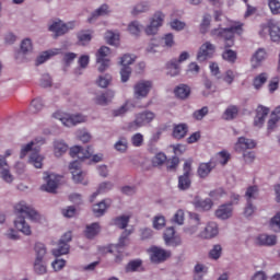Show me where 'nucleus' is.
Wrapping results in <instances>:
<instances>
[{"mask_svg":"<svg viewBox=\"0 0 280 280\" xmlns=\"http://www.w3.org/2000/svg\"><path fill=\"white\" fill-rule=\"evenodd\" d=\"M130 235H132V230H124L119 237L118 244L107 246V253L115 255V261L117 264L124 259V254H121V250H124V246L128 244V237H130Z\"/></svg>","mask_w":280,"mask_h":280,"instance_id":"423d86ee","label":"nucleus"},{"mask_svg":"<svg viewBox=\"0 0 280 280\" xmlns=\"http://www.w3.org/2000/svg\"><path fill=\"white\" fill-rule=\"evenodd\" d=\"M60 183V176L56 174H49L45 185H42V191H48V194H54L58 189V184Z\"/></svg>","mask_w":280,"mask_h":280,"instance_id":"6ab92c4d","label":"nucleus"},{"mask_svg":"<svg viewBox=\"0 0 280 280\" xmlns=\"http://www.w3.org/2000/svg\"><path fill=\"white\" fill-rule=\"evenodd\" d=\"M106 40L108 45H112V47H117L120 43L119 33L107 31Z\"/></svg>","mask_w":280,"mask_h":280,"instance_id":"f704fd0d","label":"nucleus"},{"mask_svg":"<svg viewBox=\"0 0 280 280\" xmlns=\"http://www.w3.org/2000/svg\"><path fill=\"white\" fill-rule=\"evenodd\" d=\"M233 213V207L231 203L221 206L217 211L215 215L220 220H229Z\"/></svg>","mask_w":280,"mask_h":280,"instance_id":"bb28decb","label":"nucleus"},{"mask_svg":"<svg viewBox=\"0 0 280 280\" xmlns=\"http://www.w3.org/2000/svg\"><path fill=\"white\" fill-rule=\"evenodd\" d=\"M54 117L55 119L61 121V124L67 128H71V126H78V124H84L88 121L86 116L82 114H67L57 112L54 114Z\"/></svg>","mask_w":280,"mask_h":280,"instance_id":"0eeeda50","label":"nucleus"},{"mask_svg":"<svg viewBox=\"0 0 280 280\" xmlns=\"http://www.w3.org/2000/svg\"><path fill=\"white\" fill-rule=\"evenodd\" d=\"M255 148H257V142L244 137H240L234 145L235 152H246V150H253Z\"/></svg>","mask_w":280,"mask_h":280,"instance_id":"a211bd4d","label":"nucleus"},{"mask_svg":"<svg viewBox=\"0 0 280 280\" xmlns=\"http://www.w3.org/2000/svg\"><path fill=\"white\" fill-rule=\"evenodd\" d=\"M58 54H60V49L58 48L44 51L42 55L37 57L36 62L37 65H43L44 62H47V60H49L51 57L58 56Z\"/></svg>","mask_w":280,"mask_h":280,"instance_id":"c756f323","label":"nucleus"},{"mask_svg":"<svg viewBox=\"0 0 280 280\" xmlns=\"http://www.w3.org/2000/svg\"><path fill=\"white\" fill-rule=\"evenodd\" d=\"M79 67L77 70H75V74L77 75H82V70L81 69H86V67H89V63L91 62V57L89 55H82L79 60Z\"/></svg>","mask_w":280,"mask_h":280,"instance_id":"e433bc0d","label":"nucleus"},{"mask_svg":"<svg viewBox=\"0 0 280 280\" xmlns=\"http://www.w3.org/2000/svg\"><path fill=\"white\" fill-rule=\"evenodd\" d=\"M71 30H75V22L65 23L62 20H56L49 26V31L52 32L55 36H65V34L71 32Z\"/></svg>","mask_w":280,"mask_h":280,"instance_id":"1a4fd4ad","label":"nucleus"},{"mask_svg":"<svg viewBox=\"0 0 280 280\" xmlns=\"http://www.w3.org/2000/svg\"><path fill=\"white\" fill-rule=\"evenodd\" d=\"M67 150H69V145H67V143H65L62 140H57L54 142L55 156L58 159H60V156H62Z\"/></svg>","mask_w":280,"mask_h":280,"instance_id":"2f4dec72","label":"nucleus"},{"mask_svg":"<svg viewBox=\"0 0 280 280\" xmlns=\"http://www.w3.org/2000/svg\"><path fill=\"white\" fill-rule=\"evenodd\" d=\"M106 14V4L101 5L98 9H96L88 19V23H95L97 19L101 16H104Z\"/></svg>","mask_w":280,"mask_h":280,"instance_id":"c9c22d12","label":"nucleus"},{"mask_svg":"<svg viewBox=\"0 0 280 280\" xmlns=\"http://www.w3.org/2000/svg\"><path fill=\"white\" fill-rule=\"evenodd\" d=\"M77 137L79 141H82V143H89V141H91V133L86 130H79L77 132Z\"/></svg>","mask_w":280,"mask_h":280,"instance_id":"e2e57ef3","label":"nucleus"},{"mask_svg":"<svg viewBox=\"0 0 280 280\" xmlns=\"http://www.w3.org/2000/svg\"><path fill=\"white\" fill-rule=\"evenodd\" d=\"M222 58L223 60H226L228 62H235V60H237V52H235L232 49H226L223 54H222Z\"/></svg>","mask_w":280,"mask_h":280,"instance_id":"5fc2aeb1","label":"nucleus"},{"mask_svg":"<svg viewBox=\"0 0 280 280\" xmlns=\"http://www.w3.org/2000/svg\"><path fill=\"white\" fill-rule=\"evenodd\" d=\"M207 115H209V107L203 106L201 109L194 112L192 117L197 119V121H201Z\"/></svg>","mask_w":280,"mask_h":280,"instance_id":"4d7b16f0","label":"nucleus"},{"mask_svg":"<svg viewBox=\"0 0 280 280\" xmlns=\"http://www.w3.org/2000/svg\"><path fill=\"white\" fill-rule=\"evenodd\" d=\"M35 253H36L35 260L43 261V259H45V255H47V247H45V244L43 243H36Z\"/></svg>","mask_w":280,"mask_h":280,"instance_id":"ea45409f","label":"nucleus"},{"mask_svg":"<svg viewBox=\"0 0 280 280\" xmlns=\"http://www.w3.org/2000/svg\"><path fill=\"white\" fill-rule=\"evenodd\" d=\"M165 19V15L162 12H156L149 26H147L145 28V34L148 36H154V34H156V32H159V28L161 27V25H163V20Z\"/></svg>","mask_w":280,"mask_h":280,"instance_id":"2eb2a0df","label":"nucleus"},{"mask_svg":"<svg viewBox=\"0 0 280 280\" xmlns=\"http://www.w3.org/2000/svg\"><path fill=\"white\" fill-rule=\"evenodd\" d=\"M174 93L176 97H179V100H187L191 94V89L189 85L180 84L175 89Z\"/></svg>","mask_w":280,"mask_h":280,"instance_id":"7c9ffc66","label":"nucleus"},{"mask_svg":"<svg viewBox=\"0 0 280 280\" xmlns=\"http://www.w3.org/2000/svg\"><path fill=\"white\" fill-rule=\"evenodd\" d=\"M148 10H150V7L148 5V3L142 2V3H138L133 10L131 11V14L133 16H137L139 14H143V12H148Z\"/></svg>","mask_w":280,"mask_h":280,"instance_id":"8fccbe9b","label":"nucleus"},{"mask_svg":"<svg viewBox=\"0 0 280 280\" xmlns=\"http://www.w3.org/2000/svg\"><path fill=\"white\" fill-rule=\"evenodd\" d=\"M202 275H207V267H205L203 265L197 264L195 266L194 280H202Z\"/></svg>","mask_w":280,"mask_h":280,"instance_id":"864d4df0","label":"nucleus"},{"mask_svg":"<svg viewBox=\"0 0 280 280\" xmlns=\"http://www.w3.org/2000/svg\"><path fill=\"white\" fill-rule=\"evenodd\" d=\"M142 27L143 26H141L138 21H133L128 25V30L133 36H139V34H141Z\"/></svg>","mask_w":280,"mask_h":280,"instance_id":"6e6d98bb","label":"nucleus"},{"mask_svg":"<svg viewBox=\"0 0 280 280\" xmlns=\"http://www.w3.org/2000/svg\"><path fill=\"white\" fill-rule=\"evenodd\" d=\"M187 132H189V127L187 124H178L173 127V137L174 139H185L187 137Z\"/></svg>","mask_w":280,"mask_h":280,"instance_id":"393cba45","label":"nucleus"},{"mask_svg":"<svg viewBox=\"0 0 280 280\" xmlns=\"http://www.w3.org/2000/svg\"><path fill=\"white\" fill-rule=\"evenodd\" d=\"M266 49L259 48L253 56L252 62L254 63L253 67L257 68L261 62H264V59L266 58Z\"/></svg>","mask_w":280,"mask_h":280,"instance_id":"72a5a7b5","label":"nucleus"},{"mask_svg":"<svg viewBox=\"0 0 280 280\" xmlns=\"http://www.w3.org/2000/svg\"><path fill=\"white\" fill-rule=\"evenodd\" d=\"M0 178H2L4 183H12V180H14V176L10 173V165H8L5 158H0Z\"/></svg>","mask_w":280,"mask_h":280,"instance_id":"412c9836","label":"nucleus"},{"mask_svg":"<svg viewBox=\"0 0 280 280\" xmlns=\"http://www.w3.org/2000/svg\"><path fill=\"white\" fill-rule=\"evenodd\" d=\"M189 218L191 226L186 228L185 233L188 235H194V233L198 232V226H200V215H198L196 212H190Z\"/></svg>","mask_w":280,"mask_h":280,"instance_id":"b1692460","label":"nucleus"},{"mask_svg":"<svg viewBox=\"0 0 280 280\" xmlns=\"http://www.w3.org/2000/svg\"><path fill=\"white\" fill-rule=\"evenodd\" d=\"M256 244L258 246H275V244H277V236L260 234L256 238Z\"/></svg>","mask_w":280,"mask_h":280,"instance_id":"a878e982","label":"nucleus"},{"mask_svg":"<svg viewBox=\"0 0 280 280\" xmlns=\"http://www.w3.org/2000/svg\"><path fill=\"white\" fill-rule=\"evenodd\" d=\"M94 150L93 147H88L86 149H82V147L80 145H75L72 147L70 149V156H72V159H91L92 156V161L93 163H100L103 159H104V154L98 153V154H94ZM94 154V155H93Z\"/></svg>","mask_w":280,"mask_h":280,"instance_id":"39448f33","label":"nucleus"},{"mask_svg":"<svg viewBox=\"0 0 280 280\" xmlns=\"http://www.w3.org/2000/svg\"><path fill=\"white\" fill-rule=\"evenodd\" d=\"M69 170L72 174L74 183H81V185H89V180H86V174L80 168L79 161L70 163Z\"/></svg>","mask_w":280,"mask_h":280,"instance_id":"ddd939ff","label":"nucleus"},{"mask_svg":"<svg viewBox=\"0 0 280 280\" xmlns=\"http://www.w3.org/2000/svg\"><path fill=\"white\" fill-rule=\"evenodd\" d=\"M270 228L276 233H280V212H278L270 221Z\"/></svg>","mask_w":280,"mask_h":280,"instance_id":"13d9d810","label":"nucleus"},{"mask_svg":"<svg viewBox=\"0 0 280 280\" xmlns=\"http://www.w3.org/2000/svg\"><path fill=\"white\" fill-rule=\"evenodd\" d=\"M95 58L98 72L95 84L96 86H100V89H106V46H102L96 51Z\"/></svg>","mask_w":280,"mask_h":280,"instance_id":"7ed1b4c3","label":"nucleus"},{"mask_svg":"<svg viewBox=\"0 0 280 280\" xmlns=\"http://www.w3.org/2000/svg\"><path fill=\"white\" fill-rule=\"evenodd\" d=\"M115 150L124 154V152L128 151V139L125 137L119 138V140L115 143Z\"/></svg>","mask_w":280,"mask_h":280,"instance_id":"37998d69","label":"nucleus"},{"mask_svg":"<svg viewBox=\"0 0 280 280\" xmlns=\"http://www.w3.org/2000/svg\"><path fill=\"white\" fill-rule=\"evenodd\" d=\"M34 272L36 275H47V265H45L44 260H35Z\"/></svg>","mask_w":280,"mask_h":280,"instance_id":"a18cd8bd","label":"nucleus"},{"mask_svg":"<svg viewBox=\"0 0 280 280\" xmlns=\"http://www.w3.org/2000/svg\"><path fill=\"white\" fill-rule=\"evenodd\" d=\"M165 161H167V155H165V153L160 152L158 154H155V156L152 159V165L153 167H159L161 165H163V163H165Z\"/></svg>","mask_w":280,"mask_h":280,"instance_id":"de8ad7c7","label":"nucleus"},{"mask_svg":"<svg viewBox=\"0 0 280 280\" xmlns=\"http://www.w3.org/2000/svg\"><path fill=\"white\" fill-rule=\"evenodd\" d=\"M130 222V215H120L114 219L115 226H118V229H126Z\"/></svg>","mask_w":280,"mask_h":280,"instance_id":"a19ab883","label":"nucleus"},{"mask_svg":"<svg viewBox=\"0 0 280 280\" xmlns=\"http://www.w3.org/2000/svg\"><path fill=\"white\" fill-rule=\"evenodd\" d=\"M155 117L156 115L150 110L139 113L136 115L135 120L127 124L126 130H129V132H135L136 130H139V128H143L144 126L152 124Z\"/></svg>","mask_w":280,"mask_h":280,"instance_id":"20e7f679","label":"nucleus"},{"mask_svg":"<svg viewBox=\"0 0 280 280\" xmlns=\"http://www.w3.org/2000/svg\"><path fill=\"white\" fill-rule=\"evenodd\" d=\"M72 237L71 232H66L59 241L58 248L52 249V255L55 257L67 255L69 253V242H71Z\"/></svg>","mask_w":280,"mask_h":280,"instance_id":"9b49d317","label":"nucleus"},{"mask_svg":"<svg viewBox=\"0 0 280 280\" xmlns=\"http://www.w3.org/2000/svg\"><path fill=\"white\" fill-rule=\"evenodd\" d=\"M149 253H151V261H153V264H162V261H166L170 259V257H172L171 252H167L158 246H152L149 249Z\"/></svg>","mask_w":280,"mask_h":280,"instance_id":"4468645a","label":"nucleus"},{"mask_svg":"<svg viewBox=\"0 0 280 280\" xmlns=\"http://www.w3.org/2000/svg\"><path fill=\"white\" fill-rule=\"evenodd\" d=\"M189 187H191L189 175H180L178 178V188L185 191V189H189Z\"/></svg>","mask_w":280,"mask_h":280,"instance_id":"79ce46f5","label":"nucleus"},{"mask_svg":"<svg viewBox=\"0 0 280 280\" xmlns=\"http://www.w3.org/2000/svg\"><path fill=\"white\" fill-rule=\"evenodd\" d=\"M141 264H142L141 260H131L126 266V271L127 272H137V270H139V268H141Z\"/></svg>","mask_w":280,"mask_h":280,"instance_id":"bf43d9fd","label":"nucleus"},{"mask_svg":"<svg viewBox=\"0 0 280 280\" xmlns=\"http://www.w3.org/2000/svg\"><path fill=\"white\" fill-rule=\"evenodd\" d=\"M266 82H268V74L266 72H262L256 75L253 81L254 89H257V90L261 89V86H264Z\"/></svg>","mask_w":280,"mask_h":280,"instance_id":"58836bf2","label":"nucleus"},{"mask_svg":"<svg viewBox=\"0 0 280 280\" xmlns=\"http://www.w3.org/2000/svg\"><path fill=\"white\" fill-rule=\"evenodd\" d=\"M34 145H36L35 142H30L22 147L20 158L25 159V156H27V152H32L28 162L31 165H34L36 170H40L43 168V161H45V156L40 155L38 151H33Z\"/></svg>","mask_w":280,"mask_h":280,"instance_id":"6e6552de","label":"nucleus"},{"mask_svg":"<svg viewBox=\"0 0 280 280\" xmlns=\"http://www.w3.org/2000/svg\"><path fill=\"white\" fill-rule=\"evenodd\" d=\"M270 113V108L264 106V105H259L256 108V117L254 119V126H256L257 128H261V126H264L265 121H266V117H268Z\"/></svg>","mask_w":280,"mask_h":280,"instance_id":"aec40b11","label":"nucleus"},{"mask_svg":"<svg viewBox=\"0 0 280 280\" xmlns=\"http://www.w3.org/2000/svg\"><path fill=\"white\" fill-rule=\"evenodd\" d=\"M43 100L35 98L31 102L30 110L33 114L40 113L43 110Z\"/></svg>","mask_w":280,"mask_h":280,"instance_id":"09e8293b","label":"nucleus"},{"mask_svg":"<svg viewBox=\"0 0 280 280\" xmlns=\"http://www.w3.org/2000/svg\"><path fill=\"white\" fill-rule=\"evenodd\" d=\"M189 58V52L184 51L179 55L178 60L173 59L166 65L167 74L174 78L175 75H178L180 73V62H185Z\"/></svg>","mask_w":280,"mask_h":280,"instance_id":"9d476101","label":"nucleus"},{"mask_svg":"<svg viewBox=\"0 0 280 280\" xmlns=\"http://www.w3.org/2000/svg\"><path fill=\"white\" fill-rule=\"evenodd\" d=\"M131 73H132V69H130V66H122L120 70L121 82H128V80H130Z\"/></svg>","mask_w":280,"mask_h":280,"instance_id":"052dcab7","label":"nucleus"},{"mask_svg":"<svg viewBox=\"0 0 280 280\" xmlns=\"http://www.w3.org/2000/svg\"><path fill=\"white\" fill-rule=\"evenodd\" d=\"M131 143L133 148H141L143 145V136L141 133H136L131 137Z\"/></svg>","mask_w":280,"mask_h":280,"instance_id":"0e129e2a","label":"nucleus"},{"mask_svg":"<svg viewBox=\"0 0 280 280\" xmlns=\"http://www.w3.org/2000/svg\"><path fill=\"white\" fill-rule=\"evenodd\" d=\"M196 209H201V211H209L213 207V201L210 198L199 199L196 198L194 201Z\"/></svg>","mask_w":280,"mask_h":280,"instance_id":"c85d7f7f","label":"nucleus"},{"mask_svg":"<svg viewBox=\"0 0 280 280\" xmlns=\"http://www.w3.org/2000/svg\"><path fill=\"white\" fill-rule=\"evenodd\" d=\"M151 90L152 81H140L133 86V97L143 100V97H148Z\"/></svg>","mask_w":280,"mask_h":280,"instance_id":"f8f14e48","label":"nucleus"},{"mask_svg":"<svg viewBox=\"0 0 280 280\" xmlns=\"http://www.w3.org/2000/svg\"><path fill=\"white\" fill-rule=\"evenodd\" d=\"M100 231H102L100 223H92L85 226L84 235L88 240H93V237L100 235Z\"/></svg>","mask_w":280,"mask_h":280,"instance_id":"cd10ccee","label":"nucleus"},{"mask_svg":"<svg viewBox=\"0 0 280 280\" xmlns=\"http://www.w3.org/2000/svg\"><path fill=\"white\" fill-rule=\"evenodd\" d=\"M128 110H130V105L128 102H126L118 109H114L112 112V117H124V115H126V113H128Z\"/></svg>","mask_w":280,"mask_h":280,"instance_id":"49530a36","label":"nucleus"},{"mask_svg":"<svg viewBox=\"0 0 280 280\" xmlns=\"http://www.w3.org/2000/svg\"><path fill=\"white\" fill-rule=\"evenodd\" d=\"M77 37L79 40V45H81L82 47H86V45L91 43L93 35H91V32L89 31H81L80 33H78Z\"/></svg>","mask_w":280,"mask_h":280,"instance_id":"473e14b6","label":"nucleus"},{"mask_svg":"<svg viewBox=\"0 0 280 280\" xmlns=\"http://www.w3.org/2000/svg\"><path fill=\"white\" fill-rule=\"evenodd\" d=\"M259 194V189L257 186H249L245 192V198L247 202H252L250 200L255 199V197Z\"/></svg>","mask_w":280,"mask_h":280,"instance_id":"603ef678","label":"nucleus"},{"mask_svg":"<svg viewBox=\"0 0 280 280\" xmlns=\"http://www.w3.org/2000/svg\"><path fill=\"white\" fill-rule=\"evenodd\" d=\"M213 54H215V46L210 42H206L203 45H201L198 51L197 60L199 62H205V60H208V58H211Z\"/></svg>","mask_w":280,"mask_h":280,"instance_id":"dca6fc26","label":"nucleus"},{"mask_svg":"<svg viewBox=\"0 0 280 280\" xmlns=\"http://www.w3.org/2000/svg\"><path fill=\"white\" fill-rule=\"evenodd\" d=\"M218 223L209 222L203 231L200 232L199 237L202 240H211L218 235Z\"/></svg>","mask_w":280,"mask_h":280,"instance_id":"4be33fe9","label":"nucleus"},{"mask_svg":"<svg viewBox=\"0 0 280 280\" xmlns=\"http://www.w3.org/2000/svg\"><path fill=\"white\" fill-rule=\"evenodd\" d=\"M33 46H32V39L30 38H25L22 43H21V51L23 54H30V51H32Z\"/></svg>","mask_w":280,"mask_h":280,"instance_id":"69168bd1","label":"nucleus"},{"mask_svg":"<svg viewBox=\"0 0 280 280\" xmlns=\"http://www.w3.org/2000/svg\"><path fill=\"white\" fill-rule=\"evenodd\" d=\"M215 165L217 163L213 161V159H211L208 163H201L197 171L198 176L200 178H207Z\"/></svg>","mask_w":280,"mask_h":280,"instance_id":"5701e85b","label":"nucleus"},{"mask_svg":"<svg viewBox=\"0 0 280 280\" xmlns=\"http://www.w3.org/2000/svg\"><path fill=\"white\" fill-rule=\"evenodd\" d=\"M264 30H268L269 36L273 43H279L280 27L278 22L275 20H269L267 24L262 25V32Z\"/></svg>","mask_w":280,"mask_h":280,"instance_id":"f3484780","label":"nucleus"},{"mask_svg":"<svg viewBox=\"0 0 280 280\" xmlns=\"http://www.w3.org/2000/svg\"><path fill=\"white\" fill-rule=\"evenodd\" d=\"M244 24L237 22L229 28L218 27L210 32L212 38H222L225 42V49H229L235 45V34L242 35L244 32Z\"/></svg>","mask_w":280,"mask_h":280,"instance_id":"f03ea898","label":"nucleus"},{"mask_svg":"<svg viewBox=\"0 0 280 280\" xmlns=\"http://www.w3.org/2000/svg\"><path fill=\"white\" fill-rule=\"evenodd\" d=\"M105 211H106V201L104 200L93 206V213L94 215H96V218H101V215H104Z\"/></svg>","mask_w":280,"mask_h":280,"instance_id":"c03bdc74","label":"nucleus"},{"mask_svg":"<svg viewBox=\"0 0 280 280\" xmlns=\"http://www.w3.org/2000/svg\"><path fill=\"white\" fill-rule=\"evenodd\" d=\"M268 5L272 14H280V1L268 0Z\"/></svg>","mask_w":280,"mask_h":280,"instance_id":"680f3d73","label":"nucleus"},{"mask_svg":"<svg viewBox=\"0 0 280 280\" xmlns=\"http://www.w3.org/2000/svg\"><path fill=\"white\" fill-rule=\"evenodd\" d=\"M238 113H240V109L237 108V106L231 105L224 112L225 119H235Z\"/></svg>","mask_w":280,"mask_h":280,"instance_id":"3c124183","label":"nucleus"},{"mask_svg":"<svg viewBox=\"0 0 280 280\" xmlns=\"http://www.w3.org/2000/svg\"><path fill=\"white\" fill-rule=\"evenodd\" d=\"M15 211L21 215L14 221L15 229L24 235H32V228L25 222V218H30L33 222H38V220H40V214L25 201L16 203Z\"/></svg>","mask_w":280,"mask_h":280,"instance_id":"f257e3e1","label":"nucleus"},{"mask_svg":"<svg viewBox=\"0 0 280 280\" xmlns=\"http://www.w3.org/2000/svg\"><path fill=\"white\" fill-rule=\"evenodd\" d=\"M217 159V165H226V163H229V161H231V153H229V151L223 150L219 153H217L215 155Z\"/></svg>","mask_w":280,"mask_h":280,"instance_id":"4c0bfd02","label":"nucleus"},{"mask_svg":"<svg viewBox=\"0 0 280 280\" xmlns=\"http://www.w3.org/2000/svg\"><path fill=\"white\" fill-rule=\"evenodd\" d=\"M221 255H222V246L220 245H214L209 253V256L211 259H220Z\"/></svg>","mask_w":280,"mask_h":280,"instance_id":"338daca9","label":"nucleus"},{"mask_svg":"<svg viewBox=\"0 0 280 280\" xmlns=\"http://www.w3.org/2000/svg\"><path fill=\"white\" fill-rule=\"evenodd\" d=\"M153 226L158 231L163 229L165 226V217H163V215L155 217L153 220Z\"/></svg>","mask_w":280,"mask_h":280,"instance_id":"774afa93","label":"nucleus"}]
</instances>
